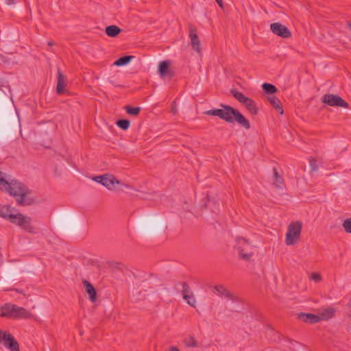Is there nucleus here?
Returning <instances> with one entry per match:
<instances>
[{
    "instance_id": "nucleus-37",
    "label": "nucleus",
    "mask_w": 351,
    "mask_h": 351,
    "mask_svg": "<svg viewBox=\"0 0 351 351\" xmlns=\"http://www.w3.org/2000/svg\"><path fill=\"white\" fill-rule=\"evenodd\" d=\"M5 4L8 5H13L16 3L15 0H5Z\"/></svg>"
},
{
    "instance_id": "nucleus-10",
    "label": "nucleus",
    "mask_w": 351,
    "mask_h": 351,
    "mask_svg": "<svg viewBox=\"0 0 351 351\" xmlns=\"http://www.w3.org/2000/svg\"><path fill=\"white\" fill-rule=\"evenodd\" d=\"M9 221L18 225L28 232H34V228L31 224V219L29 217H25L21 213L16 215L14 214Z\"/></svg>"
},
{
    "instance_id": "nucleus-3",
    "label": "nucleus",
    "mask_w": 351,
    "mask_h": 351,
    "mask_svg": "<svg viewBox=\"0 0 351 351\" xmlns=\"http://www.w3.org/2000/svg\"><path fill=\"white\" fill-rule=\"evenodd\" d=\"M138 228L146 235L156 234L166 228L164 221L158 217H145L138 220Z\"/></svg>"
},
{
    "instance_id": "nucleus-38",
    "label": "nucleus",
    "mask_w": 351,
    "mask_h": 351,
    "mask_svg": "<svg viewBox=\"0 0 351 351\" xmlns=\"http://www.w3.org/2000/svg\"><path fill=\"white\" fill-rule=\"evenodd\" d=\"M221 8H223V3L222 0H215Z\"/></svg>"
},
{
    "instance_id": "nucleus-17",
    "label": "nucleus",
    "mask_w": 351,
    "mask_h": 351,
    "mask_svg": "<svg viewBox=\"0 0 351 351\" xmlns=\"http://www.w3.org/2000/svg\"><path fill=\"white\" fill-rule=\"evenodd\" d=\"M298 318L308 324H315L322 320V317H319V315L309 313H300L298 315Z\"/></svg>"
},
{
    "instance_id": "nucleus-14",
    "label": "nucleus",
    "mask_w": 351,
    "mask_h": 351,
    "mask_svg": "<svg viewBox=\"0 0 351 351\" xmlns=\"http://www.w3.org/2000/svg\"><path fill=\"white\" fill-rule=\"evenodd\" d=\"M171 64L170 60H164L159 63L158 73L161 77L171 78L174 76V71L170 69Z\"/></svg>"
},
{
    "instance_id": "nucleus-16",
    "label": "nucleus",
    "mask_w": 351,
    "mask_h": 351,
    "mask_svg": "<svg viewBox=\"0 0 351 351\" xmlns=\"http://www.w3.org/2000/svg\"><path fill=\"white\" fill-rule=\"evenodd\" d=\"M57 86L56 92L58 95H62L66 93V77L63 74L60 69H58L57 71Z\"/></svg>"
},
{
    "instance_id": "nucleus-4",
    "label": "nucleus",
    "mask_w": 351,
    "mask_h": 351,
    "mask_svg": "<svg viewBox=\"0 0 351 351\" xmlns=\"http://www.w3.org/2000/svg\"><path fill=\"white\" fill-rule=\"evenodd\" d=\"M0 316L12 319H30L33 315L26 308L11 303L0 306Z\"/></svg>"
},
{
    "instance_id": "nucleus-19",
    "label": "nucleus",
    "mask_w": 351,
    "mask_h": 351,
    "mask_svg": "<svg viewBox=\"0 0 351 351\" xmlns=\"http://www.w3.org/2000/svg\"><path fill=\"white\" fill-rule=\"evenodd\" d=\"M267 100L270 104L280 114H283L284 110L280 99L275 95H271L267 97Z\"/></svg>"
},
{
    "instance_id": "nucleus-31",
    "label": "nucleus",
    "mask_w": 351,
    "mask_h": 351,
    "mask_svg": "<svg viewBox=\"0 0 351 351\" xmlns=\"http://www.w3.org/2000/svg\"><path fill=\"white\" fill-rule=\"evenodd\" d=\"M184 299L186 300L189 305L193 307H195L196 300L193 293H191L190 295H184Z\"/></svg>"
},
{
    "instance_id": "nucleus-7",
    "label": "nucleus",
    "mask_w": 351,
    "mask_h": 351,
    "mask_svg": "<svg viewBox=\"0 0 351 351\" xmlns=\"http://www.w3.org/2000/svg\"><path fill=\"white\" fill-rule=\"evenodd\" d=\"M231 94L235 99L242 104L252 115H256L258 112L255 101L250 97L245 96L241 92L235 89L230 90Z\"/></svg>"
},
{
    "instance_id": "nucleus-28",
    "label": "nucleus",
    "mask_w": 351,
    "mask_h": 351,
    "mask_svg": "<svg viewBox=\"0 0 351 351\" xmlns=\"http://www.w3.org/2000/svg\"><path fill=\"white\" fill-rule=\"evenodd\" d=\"M273 171H274V180H275V184L278 188H282V186L283 184V178L278 173L277 169L275 167L273 169Z\"/></svg>"
},
{
    "instance_id": "nucleus-13",
    "label": "nucleus",
    "mask_w": 351,
    "mask_h": 351,
    "mask_svg": "<svg viewBox=\"0 0 351 351\" xmlns=\"http://www.w3.org/2000/svg\"><path fill=\"white\" fill-rule=\"evenodd\" d=\"M189 37L191 39L192 49L197 53H200L202 51V47L200 40L197 34V28L194 25L189 24Z\"/></svg>"
},
{
    "instance_id": "nucleus-39",
    "label": "nucleus",
    "mask_w": 351,
    "mask_h": 351,
    "mask_svg": "<svg viewBox=\"0 0 351 351\" xmlns=\"http://www.w3.org/2000/svg\"><path fill=\"white\" fill-rule=\"evenodd\" d=\"M169 351H180L176 346H171Z\"/></svg>"
},
{
    "instance_id": "nucleus-40",
    "label": "nucleus",
    "mask_w": 351,
    "mask_h": 351,
    "mask_svg": "<svg viewBox=\"0 0 351 351\" xmlns=\"http://www.w3.org/2000/svg\"><path fill=\"white\" fill-rule=\"evenodd\" d=\"M16 292L19 293H21V294H23L25 295V293L23 291V289H14Z\"/></svg>"
},
{
    "instance_id": "nucleus-21",
    "label": "nucleus",
    "mask_w": 351,
    "mask_h": 351,
    "mask_svg": "<svg viewBox=\"0 0 351 351\" xmlns=\"http://www.w3.org/2000/svg\"><path fill=\"white\" fill-rule=\"evenodd\" d=\"M214 289L220 296H224L228 299H233L232 294L227 289H226L224 286L216 285L215 286Z\"/></svg>"
},
{
    "instance_id": "nucleus-43",
    "label": "nucleus",
    "mask_w": 351,
    "mask_h": 351,
    "mask_svg": "<svg viewBox=\"0 0 351 351\" xmlns=\"http://www.w3.org/2000/svg\"><path fill=\"white\" fill-rule=\"evenodd\" d=\"M288 341H289L291 344H293V342H295L293 340L290 339H288Z\"/></svg>"
},
{
    "instance_id": "nucleus-8",
    "label": "nucleus",
    "mask_w": 351,
    "mask_h": 351,
    "mask_svg": "<svg viewBox=\"0 0 351 351\" xmlns=\"http://www.w3.org/2000/svg\"><path fill=\"white\" fill-rule=\"evenodd\" d=\"M236 241L235 248L239 252V257L244 261H250L253 256V253L249 252V249H251L252 246L248 241L243 238H238Z\"/></svg>"
},
{
    "instance_id": "nucleus-2",
    "label": "nucleus",
    "mask_w": 351,
    "mask_h": 351,
    "mask_svg": "<svg viewBox=\"0 0 351 351\" xmlns=\"http://www.w3.org/2000/svg\"><path fill=\"white\" fill-rule=\"evenodd\" d=\"M220 106L221 107L220 109H211L204 113L209 116L218 117L228 123H233L235 120L245 130L250 128V121L238 110L223 104H221Z\"/></svg>"
},
{
    "instance_id": "nucleus-6",
    "label": "nucleus",
    "mask_w": 351,
    "mask_h": 351,
    "mask_svg": "<svg viewBox=\"0 0 351 351\" xmlns=\"http://www.w3.org/2000/svg\"><path fill=\"white\" fill-rule=\"evenodd\" d=\"M302 228V223L296 221L291 223L287 229L285 237V243L287 245H293L299 240Z\"/></svg>"
},
{
    "instance_id": "nucleus-30",
    "label": "nucleus",
    "mask_w": 351,
    "mask_h": 351,
    "mask_svg": "<svg viewBox=\"0 0 351 351\" xmlns=\"http://www.w3.org/2000/svg\"><path fill=\"white\" fill-rule=\"evenodd\" d=\"M117 125L121 129L126 130L130 125V121L128 119H122L117 121Z\"/></svg>"
},
{
    "instance_id": "nucleus-34",
    "label": "nucleus",
    "mask_w": 351,
    "mask_h": 351,
    "mask_svg": "<svg viewBox=\"0 0 351 351\" xmlns=\"http://www.w3.org/2000/svg\"><path fill=\"white\" fill-rule=\"evenodd\" d=\"M309 164H310L311 169L313 171H317L318 166H317V160H315V158L311 157L309 159Z\"/></svg>"
},
{
    "instance_id": "nucleus-23",
    "label": "nucleus",
    "mask_w": 351,
    "mask_h": 351,
    "mask_svg": "<svg viewBox=\"0 0 351 351\" xmlns=\"http://www.w3.org/2000/svg\"><path fill=\"white\" fill-rule=\"evenodd\" d=\"M133 56H125L118 58L114 62V65L117 66H122L128 64L134 58Z\"/></svg>"
},
{
    "instance_id": "nucleus-27",
    "label": "nucleus",
    "mask_w": 351,
    "mask_h": 351,
    "mask_svg": "<svg viewBox=\"0 0 351 351\" xmlns=\"http://www.w3.org/2000/svg\"><path fill=\"white\" fill-rule=\"evenodd\" d=\"M207 199H208L207 202L204 204L206 208L211 209L212 211L214 213H215L216 211L219 210V203L217 204L216 202L213 199H210V198L208 197H207Z\"/></svg>"
},
{
    "instance_id": "nucleus-32",
    "label": "nucleus",
    "mask_w": 351,
    "mask_h": 351,
    "mask_svg": "<svg viewBox=\"0 0 351 351\" xmlns=\"http://www.w3.org/2000/svg\"><path fill=\"white\" fill-rule=\"evenodd\" d=\"M343 227L346 232L351 234V218L346 219L343 221Z\"/></svg>"
},
{
    "instance_id": "nucleus-36",
    "label": "nucleus",
    "mask_w": 351,
    "mask_h": 351,
    "mask_svg": "<svg viewBox=\"0 0 351 351\" xmlns=\"http://www.w3.org/2000/svg\"><path fill=\"white\" fill-rule=\"evenodd\" d=\"M8 331L0 329V344L3 342Z\"/></svg>"
},
{
    "instance_id": "nucleus-15",
    "label": "nucleus",
    "mask_w": 351,
    "mask_h": 351,
    "mask_svg": "<svg viewBox=\"0 0 351 351\" xmlns=\"http://www.w3.org/2000/svg\"><path fill=\"white\" fill-rule=\"evenodd\" d=\"M3 346L10 351H20L19 343L12 334L8 331L3 341Z\"/></svg>"
},
{
    "instance_id": "nucleus-42",
    "label": "nucleus",
    "mask_w": 351,
    "mask_h": 351,
    "mask_svg": "<svg viewBox=\"0 0 351 351\" xmlns=\"http://www.w3.org/2000/svg\"><path fill=\"white\" fill-rule=\"evenodd\" d=\"M47 45L49 47H52L54 45V43L53 41L50 40L47 43Z\"/></svg>"
},
{
    "instance_id": "nucleus-1",
    "label": "nucleus",
    "mask_w": 351,
    "mask_h": 351,
    "mask_svg": "<svg viewBox=\"0 0 351 351\" xmlns=\"http://www.w3.org/2000/svg\"><path fill=\"white\" fill-rule=\"evenodd\" d=\"M0 184L4 186L8 193L16 199L19 206H30L35 203V199L29 195V189L23 184L14 180L7 181L1 171Z\"/></svg>"
},
{
    "instance_id": "nucleus-22",
    "label": "nucleus",
    "mask_w": 351,
    "mask_h": 351,
    "mask_svg": "<svg viewBox=\"0 0 351 351\" xmlns=\"http://www.w3.org/2000/svg\"><path fill=\"white\" fill-rule=\"evenodd\" d=\"M105 32L109 37L114 38L121 32V29L117 25H109L106 27Z\"/></svg>"
},
{
    "instance_id": "nucleus-26",
    "label": "nucleus",
    "mask_w": 351,
    "mask_h": 351,
    "mask_svg": "<svg viewBox=\"0 0 351 351\" xmlns=\"http://www.w3.org/2000/svg\"><path fill=\"white\" fill-rule=\"evenodd\" d=\"M184 345L187 348H196L197 347V342L194 337L189 336L183 341Z\"/></svg>"
},
{
    "instance_id": "nucleus-9",
    "label": "nucleus",
    "mask_w": 351,
    "mask_h": 351,
    "mask_svg": "<svg viewBox=\"0 0 351 351\" xmlns=\"http://www.w3.org/2000/svg\"><path fill=\"white\" fill-rule=\"evenodd\" d=\"M322 101L332 107L348 108L349 104L338 95L327 93L322 97Z\"/></svg>"
},
{
    "instance_id": "nucleus-12",
    "label": "nucleus",
    "mask_w": 351,
    "mask_h": 351,
    "mask_svg": "<svg viewBox=\"0 0 351 351\" xmlns=\"http://www.w3.org/2000/svg\"><path fill=\"white\" fill-rule=\"evenodd\" d=\"M271 31L276 35L282 38H289L291 37V31L284 25L280 23H274L270 25Z\"/></svg>"
},
{
    "instance_id": "nucleus-29",
    "label": "nucleus",
    "mask_w": 351,
    "mask_h": 351,
    "mask_svg": "<svg viewBox=\"0 0 351 351\" xmlns=\"http://www.w3.org/2000/svg\"><path fill=\"white\" fill-rule=\"evenodd\" d=\"M125 109L128 114L133 116H137L141 110V107H131L130 106H126Z\"/></svg>"
},
{
    "instance_id": "nucleus-20",
    "label": "nucleus",
    "mask_w": 351,
    "mask_h": 351,
    "mask_svg": "<svg viewBox=\"0 0 351 351\" xmlns=\"http://www.w3.org/2000/svg\"><path fill=\"white\" fill-rule=\"evenodd\" d=\"M12 211V208L9 205H0V217L10 221L14 215Z\"/></svg>"
},
{
    "instance_id": "nucleus-25",
    "label": "nucleus",
    "mask_w": 351,
    "mask_h": 351,
    "mask_svg": "<svg viewBox=\"0 0 351 351\" xmlns=\"http://www.w3.org/2000/svg\"><path fill=\"white\" fill-rule=\"evenodd\" d=\"M262 88L265 93L270 95L274 94L278 90L277 88L274 85L269 83L263 84Z\"/></svg>"
},
{
    "instance_id": "nucleus-35",
    "label": "nucleus",
    "mask_w": 351,
    "mask_h": 351,
    "mask_svg": "<svg viewBox=\"0 0 351 351\" xmlns=\"http://www.w3.org/2000/svg\"><path fill=\"white\" fill-rule=\"evenodd\" d=\"M310 279L315 281V282H320L322 280V276L319 274L318 273H312L311 277H310Z\"/></svg>"
},
{
    "instance_id": "nucleus-33",
    "label": "nucleus",
    "mask_w": 351,
    "mask_h": 351,
    "mask_svg": "<svg viewBox=\"0 0 351 351\" xmlns=\"http://www.w3.org/2000/svg\"><path fill=\"white\" fill-rule=\"evenodd\" d=\"M182 292L183 297L184 295H190V293H192L190 290L189 285L186 282H182Z\"/></svg>"
},
{
    "instance_id": "nucleus-44",
    "label": "nucleus",
    "mask_w": 351,
    "mask_h": 351,
    "mask_svg": "<svg viewBox=\"0 0 351 351\" xmlns=\"http://www.w3.org/2000/svg\"><path fill=\"white\" fill-rule=\"evenodd\" d=\"M171 111L173 112L174 113H176V108H172Z\"/></svg>"
},
{
    "instance_id": "nucleus-18",
    "label": "nucleus",
    "mask_w": 351,
    "mask_h": 351,
    "mask_svg": "<svg viewBox=\"0 0 351 351\" xmlns=\"http://www.w3.org/2000/svg\"><path fill=\"white\" fill-rule=\"evenodd\" d=\"M84 287L86 292L89 295V299L91 302H95L97 300V293L93 285L86 280H83Z\"/></svg>"
},
{
    "instance_id": "nucleus-11",
    "label": "nucleus",
    "mask_w": 351,
    "mask_h": 351,
    "mask_svg": "<svg viewBox=\"0 0 351 351\" xmlns=\"http://www.w3.org/2000/svg\"><path fill=\"white\" fill-rule=\"evenodd\" d=\"M93 180L101 184L110 190H112L114 187L115 184H121V182L116 179V178L111 174H104L93 178Z\"/></svg>"
},
{
    "instance_id": "nucleus-45",
    "label": "nucleus",
    "mask_w": 351,
    "mask_h": 351,
    "mask_svg": "<svg viewBox=\"0 0 351 351\" xmlns=\"http://www.w3.org/2000/svg\"><path fill=\"white\" fill-rule=\"evenodd\" d=\"M0 256H2V254H0Z\"/></svg>"
},
{
    "instance_id": "nucleus-41",
    "label": "nucleus",
    "mask_w": 351,
    "mask_h": 351,
    "mask_svg": "<svg viewBox=\"0 0 351 351\" xmlns=\"http://www.w3.org/2000/svg\"><path fill=\"white\" fill-rule=\"evenodd\" d=\"M346 26L349 29L351 30V21H347Z\"/></svg>"
},
{
    "instance_id": "nucleus-5",
    "label": "nucleus",
    "mask_w": 351,
    "mask_h": 351,
    "mask_svg": "<svg viewBox=\"0 0 351 351\" xmlns=\"http://www.w3.org/2000/svg\"><path fill=\"white\" fill-rule=\"evenodd\" d=\"M56 223L58 228L66 233H73L75 232L79 227V223L77 219L72 215L63 213L58 215L56 219Z\"/></svg>"
},
{
    "instance_id": "nucleus-24",
    "label": "nucleus",
    "mask_w": 351,
    "mask_h": 351,
    "mask_svg": "<svg viewBox=\"0 0 351 351\" xmlns=\"http://www.w3.org/2000/svg\"><path fill=\"white\" fill-rule=\"evenodd\" d=\"M335 313V310L334 309V308L329 307L324 309L322 313H320L319 317H322V320L328 319L334 316Z\"/></svg>"
}]
</instances>
